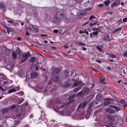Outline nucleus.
<instances>
[{
    "mask_svg": "<svg viewBox=\"0 0 127 127\" xmlns=\"http://www.w3.org/2000/svg\"><path fill=\"white\" fill-rule=\"evenodd\" d=\"M24 100V99L23 98H21L20 100H19L20 102H22Z\"/></svg>",
    "mask_w": 127,
    "mask_h": 127,
    "instance_id": "13d9d810",
    "label": "nucleus"
},
{
    "mask_svg": "<svg viewBox=\"0 0 127 127\" xmlns=\"http://www.w3.org/2000/svg\"><path fill=\"white\" fill-rule=\"evenodd\" d=\"M60 20H61V19H58V18L56 17H54L53 18V21L56 24H58V23L60 22Z\"/></svg>",
    "mask_w": 127,
    "mask_h": 127,
    "instance_id": "4468645a",
    "label": "nucleus"
},
{
    "mask_svg": "<svg viewBox=\"0 0 127 127\" xmlns=\"http://www.w3.org/2000/svg\"><path fill=\"white\" fill-rule=\"evenodd\" d=\"M107 69L109 70H111V68L109 66H107Z\"/></svg>",
    "mask_w": 127,
    "mask_h": 127,
    "instance_id": "4d7b16f0",
    "label": "nucleus"
},
{
    "mask_svg": "<svg viewBox=\"0 0 127 127\" xmlns=\"http://www.w3.org/2000/svg\"><path fill=\"white\" fill-rule=\"evenodd\" d=\"M75 96V95L69 96L68 98V100L69 101V103L70 104L72 103L75 100V99L74 98Z\"/></svg>",
    "mask_w": 127,
    "mask_h": 127,
    "instance_id": "423d86ee",
    "label": "nucleus"
},
{
    "mask_svg": "<svg viewBox=\"0 0 127 127\" xmlns=\"http://www.w3.org/2000/svg\"><path fill=\"white\" fill-rule=\"evenodd\" d=\"M79 84V81L77 82H76L74 83L72 85V87H75L76 86L78 85Z\"/></svg>",
    "mask_w": 127,
    "mask_h": 127,
    "instance_id": "cd10ccee",
    "label": "nucleus"
},
{
    "mask_svg": "<svg viewBox=\"0 0 127 127\" xmlns=\"http://www.w3.org/2000/svg\"><path fill=\"white\" fill-rule=\"evenodd\" d=\"M31 56V54L28 52L23 54L22 57L21 59V62L22 63L25 62L27 60V58L30 57Z\"/></svg>",
    "mask_w": 127,
    "mask_h": 127,
    "instance_id": "7ed1b4c3",
    "label": "nucleus"
},
{
    "mask_svg": "<svg viewBox=\"0 0 127 127\" xmlns=\"http://www.w3.org/2000/svg\"><path fill=\"white\" fill-rule=\"evenodd\" d=\"M2 32H3V33L5 34L6 33V31H5V30L4 29H2Z\"/></svg>",
    "mask_w": 127,
    "mask_h": 127,
    "instance_id": "0e129e2a",
    "label": "nucleus"
},
{
    "mask_svg": "<svg viewBox=\"0 0 127 127\" xmlns=\"http://www.w3.org/2000/svg\"><path fill=\"white\" fill-rule=\"evenodd\" d=\"M16 89L13 88L8 90V91L7 93L8 94H10L13 92H16Z\"/></svg>",
    "mask_w": 127,
    "mask_h": 127,
    "instance_id": "6ab92c4d",
    "label": "nucleus"
},
{
    "mask_svg": "<svg viewBox=\"0 0 127 127\" xmlns=\"http://www.w3.org/2000/svg\"><path fill=\"white\" fill-rule=\"evenodd\" d=\"M8 23H13V22L11 20H7Z\"/></svg>",
    "mask_w": 127,
    "mask_h": 127,
    "instance_id": "bf43d9fd",
    "label": "nucleus"
},
{
    "mask_svg": "<svg viewBox=\"0 0 127 127\" xmlns=\"http://www.w3.org/2000/svg\"><path fill=\"white\" fill-rule=\"evenodd\" d=\"M34 30H35V31H36V32H37L38 31H39V30H38V29H37V28H34Z\"/></svg>",
    "mask_w": 127,
    "mask_h": 127,
    "instance_id": "774afa93",
    "label": "nucleus"
},
{
    "mask_svg": "<svg viewBox=\"0 0 127 127\" xmlns=\"http://www.w3.org/2000/svg\"><path fill=\"white\" fill-rule=\"evenodd\" d=\"M64 112H65V113H66L65 114L66 115L70 116V115H72V113L70 111H69L68 110L66 112H65V111H64Z\"/></svg>",
    "mask_w": 127,
    "mask_h": 127,
    "instance_id": "7c9ffc66",
    "label": "nucleus"
},
{
    "mask_svg": "<svg viewBox=\"0 0 127 127\" xmlns=\"http://www.w3.org/2000/svg\"><path fill=\"white\" fill-rule=\"evenodd\" d=\"M109 55H110V57H111L112 58H116V56L115 55L110 54H109Z\"/></svg>",
    "mask_w": 127,
    "mask_h": 127,
    "instance_id": "c03bdc74",
    "label": "nucleus"
},
{
    "mask_svg": "<svg viewBox=\"0 0 127 127\" xmlns=\"http://www.w3.org/2000/svg\"><path fill=\"white\" fill-rule=\"evenodd\" d=\"M83 32H84L83 31H81V30H80L79 31V33H80V34H82Z\"/></svg>",
    "mask_w": 127,
    "mask_h": 127,
    "instance_id": "69168bd1",
    "label": "nucleus"
},
{
    "mask_svg": "<svg viewBox=\"0 0 127 127\" xmlns=\"http://www.w3.org/2000/svg\"><path fill=\"white\" fill-rule=\"evenodd\" d=\"M92 69L93 70L95 71L96 72H98V71L97 69H95L94 68H93Z\"/></svg>",
    "mask_w": 127,
    "mask_h": 127,
    "instance_id": "864d4df0",
    "label": "nucleus"
},
{
    "mask_svg": "<svg viewBox=\"0 0 127 127\" xmlns=\"http://www.w3.org/2000/svg\"><path fill=\"white\" fill-rule=\"evenodd\" d=\"M100 81H101L102 83H104V81L105 80V78H102L100 79Z\"/></svg>",
    "mask_w": 127,
    "mask_h": 127,
    "instance_id": "49530a36",
    "label": "nucleus"
},
{
    "mask_svg": "<svg viewBox=\"0 0 127 127\" xmlns=\"http://www.w3.org/2000/svg\"><path fill=\"white\" fill-rule=\"evenodd\" d=\"M81 48H83V50L84 51L86 50H87V49L85 47H81Z\"/></svg>",
    "mask_w": 127,
    "mask_h": 127,
    "instance_id": "338daca9",
    "label": "nucleus"
},
{
    "mask_svg": "<svg viewBox=\"0 0 127 127\" xmlns=\"http://www.w3.org/2000/svg\"><path fill=\"white\" fill-rule=\"evenodd\" d=\"M36 61V58L35 57H31L29 59L30 62L32 64L34 63Z\"/></svg>",
    "mask_w": 127,
    "mask_h": 127,
    "instance_id": "2eb2a0df",
    "label": "nucleus"
},
{
    "mask_svg": "<svg viewBox=\"0 0 127 127\" xmlns=\"http://www.w3.org/2000/svg\"><path fill=\"white\" fill-rule=\"evenodd\" d=\"M90 102V100H87V102H84L83 103H81L79 105L78 107L80 108H81L82 109H83L85 106H86L87 103Z\"/></svg>",
    "mask_w": 127,
    "mask_h": 127,
    "instance_id": "0eeeda50",
    "label": "nucleus"
},
{
    "mask_svg": "<svg viewBox=\"0 0 127 127\" xmlns=\"http://www.w3.org/2000/svg\"><path fill=\"white\" fill-rule=\"evenodd\" d=\"M9 109L7 108H6L3 109L1 111V112L3 114L7 113Z\"/></svg>",
    "mask_w": 127,
    "mask_h": 127,
    "instance_id": "f3484780",
    "label": "nucleus"
},
{
    "mask_svg": "<svg viewBox=\"0 0 127 127\" xmlns=\"http://www.w3.org/2000/svg\"><path fill=\"white\" fill-rule=\"evenodd\" d=\"M56 16L57 18L62 20H66V16L63 11H59L57 12L56 14Z\"/></svg>",
    "mask_w": 127,
    "mask_h": 127,
    "instance_id": "f257e3e1",
    "label": "nucleus"
},
{
    "mask_svg": "<svg viewBox=\"0 0 127 127\" xmlns=\"http://www.w3.org/2000/svg\"><path fill=\"white\" fill-rule=\"evenodd\" d=\"M114 2L117 6L120 3V1L119 0H116Z\"/></svg>",
    "mask_w": 127,
    "mask_h": 127,
    "instance_id": "4c0bfd02",
    "label": "nucleus"
},
{
    "mask_svg": "<svg viewBox=\"0 0 127 127\" xmlns=\"http://www.w3.org/2000/svg\"><path fill=\"white\" fill-rule=\"evenodd\" d=\"M124 56L127 57V52H125L123 54Z\"/></svg>",
    "mask_w": 127,
    "mask_h": 127,
    "instance_id": "3c124183",
    "label": "nucleus"
},
{
    "mask_svg": "<svg viewBox=\"0 0 127 127\" xmlns=\"http://www.w3.org/2000/svg\"><path fill=\"white\" fill-rule=\"evenodd\" d=\"M94 18H96V17L93 15H92L90 17L89 20H92Z\"/></svg>",
    "mask_w": 127,
    "mask_h": 127,
    "instance_id": "c9c22d12",
    "label": "nucleus"
},
{
    "mask_svg": "<svg viewBox=\"0 0 127 127\" xmlns=\"http://www.w3.org/2000/svg\"><path fill=\"white\" fill-rule=\"evenodd\" d=\"M60 72V70L58 68H56L53 71V75L54 76H55L57 75V74L59 73Z\"/></svg>",
    "mask_w": 127,
    "mask_h": 127,
    "instance_id": "dca6fc26",
    "label": "nucleus"
},
{
    "mask_svg": "<svg viewBox=\"0 0 127 127\" xmlns=\"http://www.w3.org/2000/svg\"><path fill=\"white\" fill-rule=\"evenodd\" d=\"M97 22H94V23H90L89 24V25L90 26H92L94 25H95L96 24H97Z\"/></svg>",
    "mask_w": 127,
    "mask_h": 127,
    "instance_id": "79ce46f5",
    "label": "nucleus"
},
{
    "mask_svg": "<svg viewBox=\"0 0 127 127\" xmlns=\"http://www.w3.org/2000/svg\"><path fill=\"white\" fill-rule=\"evenodd\" d=\"M98 32H93L90 33V37L92 38L94 37V36H97L98 35Z\"/></svg>",
    "mask_w": 127,
    "mask_h": 127,
    "instance_id": "f8f14e48",
    "label": "nucleus"
},
{
    "mask_svg": "<svg viewBox=\"0 0 127 127\" xmlns=\"http://www.w3.org/2000/svg\"><path fill=\"white\" fill-rule=\"evenodd\" d=\"M64 47L65 48H68V47L67 45H64Z\"/></svg>",
    "mask_w": 127,
    "mask_h": 127,
    "instance_id": "5fc2aeb1",
    "label": "nucleus"
},
{
    "mask_svg": "<svg viewBox=\"0 0 127 127\" xmlns=\"http://www.w3.org/2000/svg\"><path fill=\"white\" fill-rule=\"evenodd\" d=\"M81 89V87H78L77 88H75L73 90V92H74L75 93L77 92L79 90Z\"/></svg>",
    "mask_w": 127,
    "mask_h": 127,
    "instance_id": "393cba45",
    "label": "nucleus"
},
{
    "mask_svg": "<svg viewBox=\"0 0 127 127\" xmlns=\"http://www.w3.org/2000/svg\"><path fill=\"white\" fill-rule=\"evenodd\" d=\"M120 102L123 104L126 102L125 100L122 99L120 101Z\"/></svg>",
    "mask_w": 127,
    "mask_h": 127,
    "instance_id": "a18cd8bd",
    "label": "nucleus"
},
{
    "mask_svg": "<svg viewBox=\"0 0 127 127\" xmlns=\"http://www.w3.org/2000/svg\"><path fill=\"white\" fill-rule=\"evenodd\" d=\"M103 5L102 4H100L98 5V6L100 7H101L103 6Z\"/></svg>",
    "mask_w": 127,
    "mask_h": 127,
    "instance_id": "8fccbe9b",
    "label": "nucleus"
},
{
    "mask_svg": "<svg viewBox=\"0 0 127 127\" xmlns=\"http://www.w3.org/2000/svg\"><path fill=\"white\" fill-rule=\"evenodd\" d=\"M127 106V104L126 102L125 103L123 104V106L124 108H125Z\"/></svg>",
    "mask_w": 127,
    "mask_h": 127,
    "instance_id": "603ef678",
    "label": "nucleus"
},
{
    "mask_svg": "<svg viewBox=\"0 0 127 127\" xmlns=\"http://www.w3.org/2000/svg\"><path fill=\"white\" fill-rule=\"evenodd\" d=\"M6 28V30L8 34H9V31L8 30L9 28L8 27H6L5 26H4Z\"/></svg>",
    "mask_w": 127,
    "mask_h": 127,
    "instance_id": "de8ad7c7",
    "label": "nucleus"
},
{
    "mask_svg": "<svg viewBox=\"0 0 127 127\" xmlns=\"http://www.w3.org/2000/svg\"><path fill=\"white\" fill-rule=\"evenodd\" d=\"M127 20V18H125L123 19V21L124 22H126Z\"/></svg>",
    "mask_w": 127,
    "mask_h": 127,
    "instance_id": "6e6d98bb",
    "label": "nucleus"
},
{
    "mask_svg": "<svg viewBox=\"0 0 127 127\" xmlns=\"http://www.w3.org/2000/svg\"><path fill=\"white\" fill-rule=\"evenodd\" d=\"M71 81L70 79H68L67 81L64 82V85L62 86V87L66 89L71 87Z\"/></svg>",
    "mask_w": 127,
    "mask_h": 127,
    "instance_id": "20e7f679",
    "label": "nucleus"
},
{
    "mask_svg": "<svg viewBox=\"0 0 127 127\" xmlns=\"http://www.w3.org/2000/svg\"><path fill=\"white\" fill-rule=\"evenodd\" d=\"M102 96L101 95L98 94L96 97V99L99 102V100L102 99Z\"/></svg>",
    "mask_w": 127,
    "mask_h": 127,
    "instance_id": "a211bd4d",
    "label": "nucleus"
},
{
    "mask_svg": "<svg viewBox=\"0 0 127 127\" xmlns=\"http://www.w3.org/2000/svg\"><path fill=\"white\" fill-rule=\"evenodd\" d=\"M60 80V78L58 76L54 77L53 78V81L55 83H58L59 82Z\"/></svg>",
    "mask_w": 127,
    "mask_h": 127,
    "instance_id": "9d476101",
    "label": "nucleus"
},
{
    "mask_svg": "<svg viewBox=\"0 0 127 127\" xmlns=\"http://www.w3.org/2000/svg\"><path fill=\"white\" fill-rule=\"evenodd\" d=\"M31 78L33 79H35L38 77V73L34 72L31 73Z\"/></svg>",
    "mask_w": 127,
    "mask_h": 127,
    "instance_id": "1a4fd4ad",
    "label": "nucleus"
},
{
    "mask_svg": "<svg viewBox=\"0 0 127 127\" xmlns=\"http://www.w3.org/2000/svg\"><path fill=\"white\" fill-rule=\"evenodd\" d=\"M12 53L13 59H15V58H16L17 57V55L15 53V51H13L12 52Z\"/></svg>",
    "mask_w": 127,
    "mask_h": 127,
    "instance_id": "5701e85b",
    "label": "nucleus"
},
{
    "mask_svg": "<svg viewBox=\"0 0 127 127\" xmlns=\"http://www.w3.org/2000/svg\"><path fill=\"white\" fill-rule=\"evenodd\" d=\"M6 121H5V123H3L2 124V125L1 126H0V127H7V126L6 123H5V122Z\"/></svg>",
    "mask_w": 127,
    "mask_h": 127,
    "instance_id": "72a5a7b5",
    "label": "nucleus"
},
{
    "mask_svg": "<svg viewBox=\"0 0 127 127\" xmlns=\"http://www.w3.org/2000/svg\"><path fill=\"white\" fill-rule=\"evenodd\" d=\"M16 106L15 105H12L10 107V108L11 109H13L15 108Z\"/></svg>",
    "mask_w": 127,
    "mask_h": 127,
    "instance_id": "37998d69",
    "label": "nucleus"
},
{
    "mask_svg": "<svg viewBox=\"0 0 127 127\" xmlns=\"http://www.w3.org/2000/svg\"><path fill=\"white\" fill-rule=\"evenodd\" d=\"M103 39L105 40H108L110 41L111 40V39H110V37L108 35H107L104 36L103 38Z\"/></svg>",
    "mask_w": 127,
    "mask_h": 127,
    "instance_id": "4be33fe9",
    "label": "nucleus"
},
{
    "mask_svg": "<svg viewBox=\"0 0 127 127\" xmlns=\"http://www.w3.org/2000/svg\"><path fill=\"white\" fill-rule=\"evenodd\" d=\"M122 29V27H118V28H117L114 32V33H115L117 31H119L120 30Z\"/></svg>",
    "mask_w": 127,
    "mask_h": 127,
    "instance_id": "e433bc0d",
    "label": "nucleus"
},
{
    "mask_svg": "<svg viewBox=\"0 0 127 127\" xmlns=\"http://www.w3.org/2000/svg\"><path fill=\"white\" fill-rule=\"evenodd\" d=\"M84 95V94L83 92L82 91L81 92L78 93L77 94V96L80 97L83 96Z\"/></svg>",
    "mask_w": 127,
    "mask_h": 127,
    "instance_id": "a878e982",
    "label": "nucleus"
},
{
    "mask_svg": "<svg viewBox=\"0 0 127 127\" xmlns=\"http://www.w3.org/2000/svg\"><path fill=\"white\" fill-rule=\"evenodd\" d=\"M91 100V98H90V96H88L85 99V102H87V100H88V101L89 100H90H90Z\"/></svg>",
    "mask_w": 127,
    "mask_h": 127,
    "instance_id": "2f4dec72",
    "label": "nucleus"
},
{
    "mask_svg": "<svg viewBox=\"0 0 127 127\" xmlns=\"http://www.w3.org/2000/svg\"><path fill=\"white\" fill-rule=\"evenodd\" d=\"M107 118L111 122L114 123L115 124L117 123L118 122V116L115 115H109L107 116Z\"/></svg>",
    "mask_w": 127,
    "mask_h": 127,
    "instance_id": "f03ea898",
    "label": "nucleus"
},
{
    "mask_svg": "<svg viewBox=\"0 0 127 127\" xmlns=\"http://www.w3.org/2000/svg\"><path fill=\"white\" fill-rule=\"evenodd\" d=\"M21 112V113H20L17 115V116L21 119L23 118V117H25V114L26 113V109H24L22 110Z\"/></svg>",
    "mask_w": 127,
    "mask_h": 127,
    "instance_id": "39448f33",
    "label": "nucleus"
},
{
    "mask_svg": "<svg viewBox=\"0 0 127 127\" xmlns=\"http://www.w3.org/2000/svg\"><path fill=\"white\" fill-rule=\"evenodd\" d=\"M34 28H35L33 25H31L30 26V28L31 30H34Z\"/></svg>",
    "mask_w": 127,
    "mask_h": 127,
    "instance_id": "a19ab883",
    "label": "nucleus"
},
{
    "mask_svg": "<svg viewBox=\"0 0 127 127\" xmlns=\"http://www.w3.org/2000/svg\"><path fill=\"white\" fill-rule=\"evenodd\" d=\"M117 6V5L116 4L115 2H113L112 4L111 5V7H113L114 6Z\"/></svg>",
    "mask_w": 127,
    "mask_h": 127,
    "instance_id": "ea45409f",
    "label": "nucleus"
},
{
    "mask_svg": "<svg viewBox=\"0 0 127 127\" xmlns=\"http://www.w3.org/2000/svg\"><path fill=\"white\" fill-rule=\"evenodd\" d=\"M41 35L42 37H46L47 36V34H41Z\"/></svg>",
    "mask_w": 127,
    "mask_h": 127,
    "instance_id": "052dcab7",
    "label": "nucleus"
},
{
    "mask_svg": "<svg viewBox=\"0 0 127 127\" xmlns=\"http://www.w3.org/2000/svg\"><path fill=\"white\" fill-rule=\"evenodd\" d=\"M52 104L53 105H54L55 106H56V104H57L59 103V102L57 99H55L54 100L52 101Z\"/></svg>",
    "mask_w": 127,
    "mask_h": 127,
    "instance_id": "ddd939ff",
    "label": "nucleus"
},
{
    "mask_svg": "<svg viewBox=\"0 0 127 127\" xmlns=\"http://www.w3.org/2000/svg\"><path fill=\"white\" fill-rule=\"evenodd\" d=\"M105 111L106 112L108 113L109 114H113L115 112L114 110L113 109L110 108L106 109Z\"/></svg>",
    "mask_w": 127,
    "mask_h": 127,
    "instance_id": "6e6552de",
    "label": "nucleus"
},
{
    "mask_svg": "<svg viewBox=\"0 0 127 127\" xmlns=\"http://www.w3.org/2000/svg\"><path fill=\"white\" fill-rule=\"evenodd\" d=\"M114 109L117 111H118L120 110V109L119 107L116 106H115Z\"/></svg>",
    "mask_w": 127,
    "mask_h": 127,
    "instance_id": "473e14b6",
    "label": "nucleus"
},
{
    "mask_svg": "<svg viewBox=\"0 0 127 127\" xmlns=\"http://www.w3.org/2000/svg\"><path fill=\"white\" fill-rule=\"evenodd\" d=\"M89 90L88 88H85L82 91L84 94H85L88 93L89 92Z\"/></svg>",
    "mask_w": 127,
    "mask_h": 127,
    "instance_id": "aec40b11",
    "label": "nucleus"
},
{
    "mask_svg": "<svg viewBox=\"0 0 127 127\" xmlns=\"http://www.w3.org/2000/svg\"><path fill=\"white\" fill-rule=\"evenodd\" d=\"M102 46H97L96 47V48L99 51H101V48L102 47Z\"/></svg>",
    "mask_w": 127,
    "mask_h": 127,
    "instance_id": "f704fd0d",
    "label": "nucleus"
},
{
    "mask_svg": "<svg viewBox=\"0 0 127 127\" xmlns=\"http://www.w3.org/2000/svg\"><path fill=\"white\" fill-rule=\"evenodd\" d=\"M98 101H95V102H94L93 103H92L93 104V105L95 104H97Z\"/></svg>",
    "mask_w": 127,
    "mask_h": 127,
    "instance_id": "680f3d73",
    "label": "nucleus"
},
{
    "mask_svg": "<svg viewBox=\"0 0 127 127\" xmlns=\"http://www.w3.org/2000/svg\"><path fill=\"white\" fill-rule=\"evenodd\" d=\"M77 44L79 45L85 46L86 45L85 43H83L82 42H78Z\"/></svg>",
    "mask_w": 127,
    "mask_h": 127,
    "instance_id": "c85d7f7f",
    "label": "nucleus"
},
{
    "mask_svg": "<svg viewBox=\"0 0 127 127\" xmlns=\"http://www.w3.org/2000/svg\"><path fill=\"white\" fill-rule=\"evenodd\" d=\"M110 2V1L109 0H107L105 1L104 3L107 5H108V4Z\"/></svg>",
    "mask_w": 127,
    "mask_h": 127,
    "instance_id": "58836bf2",
    "label": "nucleus"
},
{
    "mask_svg": "<svg viewBox=\"0 0 127 127\" xmlns=\"http://www.w3.org/2000/svg\"><path fill=\"white\" fill-rule=\"evenodd\" d=\"M92 30L93 31H95V32H100V31L98 28H93L92 29Z\"/></svg>",
    "mask_w": 127,
    "mask_h": 127,
    "instance_id": "b1692460",
    "label": "nucleus"
},
{
    "mask_svg": "<svg viewBox=\"0 0 127 127\" xmlns=\"http://www.w3.org/2000/svg\"><path fill=\"white\" fill-rule=\"evenodd\" d=\"M58 32V31L57 30H54L53 31V32L54 33H57Z\"/></svg>",
    "mask_w": 127,
    "mask_h": 127,
    "instance_id": "09e8293b",
    "label": "nucleus"
},
{
    "mask_svg": "<svg viewBox=\"0 0 127 127\" xmlns=\"http://www.w3.org/2000/svg\"><path fill=\"white\" fill-rule=\"evenodd\" d=\"M16 51L17 54H18L19 56H20L21 53V51L18 48H17L16 49Z\"/></svg>",
    "mask_w": 127,
    "mask_h": 127,
    "instance_id": "c756f323",
    "label": "nucleus"
},
{
    "mask_svg": "<svg viewBox=\"0 0 127 127\" xmlns=\"http://www.w3.org/2000/svg\"><path fill=\"white\" fill-rule=\"evenodd\" d=\"M111 101L109 100H106L104 102V104L105 105L109 104L111 103Z\"/></svg>",
    "mask_w": 127,
    "mask_h": 127,
    "instance_id": "412c9836",
    "label": "nucleus"
},
{
    "mask_svg": "<svg viewBox=\"0 0 127 127\" xmlns=\"http://www.w3.org/2000/svg\"><path fill=\"white\" fill-rule=\"evenodd\" d=\"M0 90H1L2 91H4V89H3L1 86L0 87Z\"/></svg>",
    "mask_w": 127,
    "mask_h": 127,
    "instance_id": "e2e57ef3",
    "label": "nucleus"
},
{
    "mask_svg": "<svg viewBox=\"0 0 127 127\" xmlns=\"http://www.w3.org/2000/svg\"><path fill=\"white\" fill-rule=\"evenodd\" d=\"M93 106V104L92 103H91L88 106L87 110V112L90 113L92 110V108Z\"/></svg>",
    "mask_w": 127,
    "mask_h": 127,
    "instance_id": "9b49d317",
    "label": "nucleus"
},
{
    "mask_svg": "<svg viewBox=\"0 0 127 127\" xmlns=\"http://www.w3.org/2000/svg\"><path fill=\"white\" fill-rule=\"evenodd\" d=\"M0 8L3 10L5 9V6L3 3H0Z\"/></svg>",
    "mask_w": 127,
    "mask_h": 127,
    "instance_id": "bb28decb",
    "label": "nucleus"
}]
</instances>
